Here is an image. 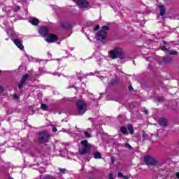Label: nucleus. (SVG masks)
Segmentation results:
<instances>
[{"instance_id":"obj_11","label":"nucleus","mask_w":179,"mask_h":179,"mask_svg":"<svg viewBox=\"0 0 179 179\" xmlns=\"http://www.w3.org/2000/svg\"><path fill=\"white\" fill-rule=\"evenodd\" d=\"M28 78H29V75L25 74L23 76L20 84L18 85L19 89H22L23 87V85H24V83H26Z\"/></svg>"},{"instance_id":"obj_37","label":"nucleus","mask_w":179,"mask_h":179,"mask_svg":"<svg viewBox=\"0 0 179 179\" xmlns=\"http://www.w3.org/2000/svg\"><path fill=\"white\" fill-rule=\"evenodd\" d=\"M162 51H167V48H166L165 46H164L162 48Z\"/></svg>"},{"instance_id":"obj_44","label":"nucleus","mask_w":179,"mask_h":179,"mask_svg":"<svg viewBox=\"0 0 179 179\" xmlns=\"http://www.w3.org/2000/svg\"><path fill=\"white\" fill-rule=\"evenodd\" d=\"M129 90H132V86L129 87Z\"/></svg>"},{"instance_id":"obj_48","label":"nucleus","mask_w":179,"mask_h":179,"mask_svg":"<svg viewBox=\"0 0 179 179\" xmlns=\"http://www.w3.org/2000/svg\"><path fill=\"white\" fill-rule=\"evenodd\" d=\"M71 51H73V48H71Z\"/></svg>"},{"instance_id":"obj_23","label":"nucleus","mask_w":179,"mask_h":179,"mask_svg":"<svg viewBox=\"0 0 179 179\" xmlns=\"http://www.w3.org/2000/svg\"><path fill=\"white\" fill-rule=\"evenodd\" d=\"M170 55H177L178 54L176 51L174 50H169Z\"/></svg>"},{"instance_id":"obj_33","label":"nucleus","mask_w":179,"mask_h":179,"mask_svg":"<svg viewBox=\"0 0 179 179\" xmlns=\"http://www.w3.org/2000/svg\"><path fill=\"white\" fill-rule=\"evenodd\" d=\"M99 29H100V25H96V26L94 27V31L99 30Z\"/></svg>"},{"instance_id":"obj_6","label":"nucleus","mask_w":179,"mask_h":179,"mask_svg":"<svg viewBox=\"0 0 179 179\" xmlns=\"http://www.w3.org/2000/svg\"><path fill=\"white\" fill-rule=\"evenodd\" d=\"M45 40L47 43H55V41H58V36H57V35L48 34L45 37Z\"/></svg>"},{"instance_id":"obj_38","label":"nucleus","mask_w":179,"mask_h":179,"mask_svg":"<svg viewBox=\"0 0 179 179\" xmlns=\"http://www.w3.org/2000/svg\"><path fill=\"white\" fill-rule=\"evenodd\" d=\"M143 111L145 114L148 115V110L146 109H143Z\"/></svg>"},{"instance_id":"obj_42","label":"nucleus","mask_w":179,"mask_h":179,"mask_svg":"<svg viewBox=\"0 0 179 179\" xmlns=\"http://www.w3.org/2000/svg\"><path fill=\"white\" fill-rule=\"evenodd\" d=\"M176 176L177 178L179 179V172H177V173H176Z\"/></svg>"},{"instance_id":"obj_3","label":"nucleus","mask_w":179,"mask_h":179,"mask_svg":"<svg viewBox=\"0 0 179 179\" xmlns=\"http://www.w3.org/2000/svg\"><path fill=\"white\" fill-rule=\"evenodd\" d=\"M81 145L83 148V149L79 150V152L80 153V155H86V153H87L90 150L92 145L87 142V141H82Z\"/></svg>"},{"instance_id":"obj_2","label":"nucleus","mask_w":179,"mask_h":179,"mask_svg":"<svg viewBox=\"0 0 179 179\" xmlns=\"http://www.w3.org/2000/svg\"><path fill=\"white\" fill-rule=\"evenodd\" d=\"M110 58H112L113 59H115V58H120V59H123L124 52H122V48H116L113 50L110 51Z\"/></svg>"},{"instance_id":"obj_43","label":"nucleus","mask_w":179,"mask_h":179,"mask_svg":"<svg viewBox=\"0 0 179 179\" xmlns=\"http://www.w3.org/2000/svg\"><path fill=\"white\" fill-rule=\"evenodd\" d=\"M122 178H124V179H128V176H122Z\"/></svg>"},{"instance_id":"obj_10","label":"nucleus","mask_w":179,"mask_h":179,"mask_svg":"<svg viewBox=\"0 0 179 179\" xmlns=\"http://www.w3.org/2000/svg\"><path fill=\"white\" fill-rule=\"evenodd\" d=\"M13 41L15 45L20 48V50H23L24 47L23 46V44H22V41L19 38L13 39Z\"/></svg>"},{"instance_id":"obj_46","label":"nucleus","mask_w":179,"mask_h":179,"mask_svg":"<svg viewBox=\"0 0 179 179\" xmlns=\"http://www.w3.org/2000/svg\"><path fill=\"white\" fill-rule=\"evenodd\" d=\"M101 97H102V96H101V94L100 96H99V99H101Z\"/></svg>"},{"instance_id":"obj_49","label":"nucleus","mask_w":179,"mask_h":179,"mask_svg":"<svg viewBox=\"0 0 179 179\" xmlns=\"http://www.w3.org/2000/svg\"><path fill=\"white\" fill-rule=\"evenodd\" d=\"M49 55H50V57H52V55H51V54H49Z\"/></svg>"},{"instance_id":"obj_5","label":"nucleus","mask_w":179,"mask_h":179,"mask_svg":"<svg viewBox=\"0 0 179 179\" xmlns=\"http://www.w3.org/2000/svg\"><path fill=\"white\" fill-rule=\"evenodd\" d=\"M144 162L147 166H156V164H157V161H156V159L150 155H146L144 157Z\"/></svg>"},{"instance_id":"obj_8","label":"nucleus","mask_w":179,"mask_h":179,"mask_svg":"<svg viewBox=\"0 0 179 179\" xmlns=\"http://www.w3.org/2000/svg\"><path fill=\"white\" fill-rule=\"evenodd\" d=\"M78 6L82 9L89 8V1L86 0H79L78 1Z\"/></svg>"},{"instance_id":"obj_7","label":"nucleus","mask_w":179,"mask_h":179,"mask_svg":"<svg viewBox=\"0 0 179 179\" xmlns=\"http://www.w3.org/2000/svg\"><path fill=\"white\" fill-rule=\"evenodd\" d=\"M106 37H107V32L103 30L99 31L96 35V38L99 41H103Z\"/></svg>"},{"instance_id":"obj_15","label":"nucleus","mask_w":179,"mask_h":179,"mask_svg":"<svg viewBox=\"0 0 179 179\" xmlns=\"http://www.w3.org/2000/svg\"><path fill=\"white\" fill-rule=\"evenodd\" d=\"M159 125L161 127H166L167 126V120L164 118L159 119Z\"/></svg>"},{"instance_id":"obj_26","label":"nucleus","mask_w":179,"mask_h":179,"mask_svg":"<svg viewBox=\"0 0 179 179\" xmlns=\"http://www.w3.org/2000/svg\"><path fill=\"white\" fill-rule=\"evenodd\" d=\"M84 135L85 136V138H90V133L87 132V131H85Z\"/></svg>"},{"instance_id":"obj_51","label":"nucleus","mask_w":179,"mask_h":179,"mask_svg":"<svg viewBox=\"0 0 179 179\" xmlns=\"http://www.w3.org/2000/svg\"><path fill=\"white\" fill-rule=\"evenodd\" d=\"M73 87H75V85H73Z\"/></svg>"},{"instance_id":"obj_13","label":"nucleus","mask_w":179,"mask_h":179,"mask_svg":"<svg viewBox=\"0 0 179 179\" xmlns=\"http://www.w3.org/2000/svg\"><path fill=\"white\" fill-rule=\"evenodd\" d=\"M29 23H31V24H33V26H37L38 24V23H40V22L38 21V19L36 18V17H33L30 20H29Z\"/></svg>"},{"instance_id":"obj_28","label":"nucleus","mask_w":179,"mask_h":179,"mask_svg":"<svg viewBox=\"0 0 179 179\" xmlns=\"http://www.w3.org/2000/svg\"><path fill=\"white\" fill-rule=\"evenodd\" d=\"M102 29H103V31H106L107 30H109L110 28L108 27V26H103V27H102Z\"/></svg>"},{"instance_id":"obj_36","label":"nucleus","mask_w":179,"mask_h":179,"mask_svg":"<svg viewBox=\"0 0 179 179\" xmlns=\"http://www.w3.org/2000/svg\"><path fill=\"white\" fill-rule=\"evenodd\" d=\"M3 92V87L2 86H0V93H2Z\"/></svg>"},{"instance_id":"obj_30","label":"nucleus","mask_w":179,"mask_h":179,"mask_svg":"<svg viewBox=\"0 0 179 179\" xmlns=\"http://www.w3.org/2000/svg\"><path fill=\"white\" fill-rule=\"evenodd\" d=\"M17 10H20V6H17L15 7V9L14 10V12H17Z\"/></svg>"},{"instance_id":"obj_31","label":"nucleus","mask_w":179,"mask_h":179,"mask_svg":"<svg viewBox=\"0 0 179 179\" xmlns=\"http://www.w3.org/2000/svg\"><path fill=\"white\" fill-rule=\"evenodd\" d=\"M109 179H114V174H113V173L109 174Z\"/></svg>"},{"instance_id":"obj_29","label":"nucleus","mask_w":179,"mask_h":179,"mask_svg":"<svg viewBox=\"0 0 179 179\" xmlns=\"http://www.w3.org/2000/svg\"><path fill=\"white\" fill-rule=\"evenodd\" d=\"M59 171L60 173H62V174H65V171H66V170L65 169H59Z\"/></svg>"},{"instance_id":"obj_40","label":"nucleus","mask_w":179,"mask_h":179,"mask_svg":"<svg viewBox=\"0 0 179 179\" xmlns=\"http://www.w3.org/2000/svg\"><path fill=\"white\" fill-rule=\"evenodd\" d=\"M14 98L15 99H19V96H17V94H14Z\"/></svg>"},{"instance_id":"obj_16","label":"nucleus","mask_w":179,"mask_h":179,"mask_svg":"<svg viewBox=\"0 0 179 179\" xmlns=\"http://www.w3.org/2000/svg\"><path fill=\"white\" fill-rule=\"evenodd\" d=\"M62 26L64 29H71V25L68 22H62Z\"/></svg>"},{"instance_id":"obj_50","label":"nucleus","mask_w":179,"mask_h":179,"mask_svg":"<svg viewBox=\"0 0 179 179\" xmlns=\"http://www.w3.org/2000/svg\"><path fill=\"white\" fill-rule=\"evenodd\" d=\"M83 85H84L85 86H86V84L83 83Z\"/></svg>"},{"instance_id":"obj_19","label":"nucleus","mask_w":179,"mask_h":179,"mask_svg":"<svg viewBox=\"0 0 179 179\" xmlns=\"http://www.w3.org/2000/svg\"><path fill=\"white\" fill-rule=\"evenodd\" d=\"M94 159H101V154L100 152L94 153Z\"/></svg>"},{"instance_id":"obj_41","label":"nucleus","mask_w":179,"mask_h":179,"mask_svg":"<svg viewBox=\"0 0 179 179\" xmlns=\"http://www.w3.org/2000/svg\"><path fill=\"white\" fill-rule=\"evenodd\" d=\"M164 99L162 98V99H158V103H160V101H163Z\"/></svg>"},{"instance_id":"obj_4","label":"nucleus","mask_w":179,"mask_h":179,"mask_svg":"<svg viewBox=\"0 0 179 179\" xmlns=\"http://www.w3.org/2000/svg\"><path fill=\"white\" fill-rule=\"evenodd\" d=\"M39 142L41 143H44L45 142H48L50 139V134L45 131H41L39 133Z\"/></svg>"},{"instance_id":"obj_27","label":"nucleus","mask_w":179,"mask_h":179,"mask_svg":"<svg viewBox=\"0 0 179 179\" xmlns=\"http://www.w3.org/2000/svg\"><path fill=\"white\" fill-rule=\"evenodd\" d=\"M124 146L127 149H132V146H131L128 143H127Z\"/></svg>"},{"instance_id":"obj_47","label":"nucleus","mask_w":179,"mask_h":179,"mask_svg":"<svg viewBox=\"0 0 179 179\" xmlns=\"http://www.w3.org/2000/svg\"><path fill=\"white\" fill-rule=\"evenodd\" d=\"M112 162L114 163V159H112Z\"/></svg>"},{"instance_id":"obj_45","label":"nucleus","mask_w":179,"mask_h":179,"mask_svg":"<svg viewBox=\"0 0 179 179\" xmlns=\"http://www.w3.org/2000/svg\"><path fill=\"white\" fill-rule=\"evenodd\" d=\"M40 76H41V75H38V76H37L38 78L40 77Z\"/></svg>"},{"instance_id":"obj_9","label":"nucleus","mask_w":179,"mask_h":179,"mask_svg":"<svg viewBox=\"0 0 179 179\" xmlns=\"http://www.w3.org/2000/svg\"><path fill=\"white\" fill-rule=\"evenodd\" d=\"M39 33L42 37H45L48 34V27H41Z\"/></svg>"},{"instance_id":"obj_12","label":"nucleus","mask_w":179,"mask_h":179,"mask_svg":"<svg viewBox=\"0 0 179 179\" xmlns=\"http://www.w3.org/2000/svg\"><path fill=\"white\" fill-rule=\"evenodd\" d=\"M3 24L6 27L7 34L13 36V29L12 28H9V22H4Z\"/></svg>"},{"instance_id":"obj_17","label":"nucleus","mask_w":179,"mask_h":179,"mask_svg":"<svg viewBox=\"0 0 179 179\" xmlns=\"http://www.w3.org/2000/svg\"><path fill=\"white\" fill-rule=\"evenodd\" d=\"M171 61H173V59L170 57H164V62H165L166 64H169L171 62Z\"/></svg>"},{"instance_id":"obj_18","label":"nucleus","mask_w":179,"mask_h":179,"mask_svg":"<svg viewBox=\"0 0 179 179\" xmlns=\"http://www.w3.org/2000/svg\"><path fill=\"white\" fill-rule=\"evenodd\" d=\"M127 129H129V133L131 134V135H134V127H132L131 124H129V125L127 126Z\"/></svg>"},{"instance_id":"obj_32","label":"nucleus","mask_w":179,"mask_h":179,"mask_svg":"<svg viewBox=\"0 0 179 179\" xmlns=\"http://www.w3.org/2000/svg\"><path fill=\"white\" fill-rule=\"evenodd\" d=\"M77 76H78V79H79V80H82V77L80 76V73H77Z\"/></svg>"},{"instance_id":"obj_35","label":"nucleus","mask_w":179,"mask_h":179,"mask_svg":"<svg viewBox=\"0 0 179 179\" xmlns=\"http://www.w3.org/2000/svg\"><path fill=\"white\" fill-rule=\"evenodd\" d=\"M29 61H32L33 62H35L36 61L34 60V58L31 57L29 59Z\"/></svg>"},{"instance_id":"obj_24","label":"nucleus","mask_w":179,"mask_h":179,"mask_svg":"<svg viewBox=\"0 0 179 179\" xmlns=\"http://www.w3.org/2000/svg\"><path fill=\"white\" fill-rule=\"evenodd\" d=\"M117 83H118V80H113L111 82H110V85L112 86H113L114 85H117Z\"/></svg>"},{"instance_id":"obj_14","label":"nucleus","mask_w":179,"mask_h":179,"mask_svg":"<svg viewBox=\"0 0 179 179\" xmlns=\"http://www.w3.org/2000/svg\"><path fill=\"white\" fill-rule=\"evenodd\" d=\"M159 15L160 16H164V13H166V8L164 5H161L159 6Z\"/></svg>"},{"instance_id":"obj_22","label":"nucleus","mask_w":179,"mask_h":179,"mask_svg":"<svg viewBox=\"0 0 179 179\" xmlns=\"http://www.w3.org/2000/svg\"><path fill=\"white\" fill-rule=\"evenodd\" d=\"M43 179H55V177H54L52 176L48 175V176H44Z\"/></svg>"},{"instance_id":"obj_20","label":"nucleus","mask_w":179,"mask_h":179,"mask_svg":"<svg viewBox=\"0 0 179 179\" xmlns=\"http://www.w3.org/2000/svg\"><path fill=\"white\" fill-rule=\"evenodd\" d=\"M41 107L44 111H48V106H47V105L42 103Z\"/></svg>"},{"instance_id":"obj_1","label":"nucleus","mask_w":179,"mask_h":179,"mask_svg":"<svg viewBox=\"0 0 179 179\" xmlns=\"http://www.w3.org/2000/svg\"><path fill=\"white\" fill-rule=\"evenodd\" d=\"M77 111L80 115H83L87 111V105L85 101L78 100L76 102Z\"/></svg>"},{"instance_id":"obj_21","label":"nucleus","mask_w":179,"mask_h":179,"mask_svg":"<svg viewBox=\"0 0 179 179\" xmlns=\"http://www.w3.org/2000/svg\"><path fill=\"white\" fill-rule=\"evenodd\" d=\"M120 131L122 134H127V127H121Z\"/></svg>"},{"instance_id":"obj_39","label":"nucleus","mask_w":179,"mask_h":179,"mask_svg":"<svg viewBox=\"0 0 179 179\" xmlns=\"http://www.w3.org/2000/svg\"><path fill=\"white\" fill-rule=\"evenodd\" d=\"M57 128L54 127L52 129V132H57Z\"/></svg>"},{"instance_id":"obj_25","label":"nucleus","mask_w":179,"mask_h":179,"mask_svg":"<svg viewBox=\"0 0 179 179\" xmlns=\"http://www.w3.org/2000/svg\"><path fill=\"white\" fill-rule=\"evenodd\" d=\"M142 138H143V140H145V139H149V137H148V134H146L145 133H143V134Z\"/></svg>"},{"instance_id":"obj_52","label":"nucleus","mask_w":179,"mask_h":179,"mask_svg":"<svg viewBox=\"0 0 179 179\" xmlns=\"http://www.w3.org/2000/svg\"><path fill=\"white\" fill-rule=\"evenodd\" d=\"M0 73H1V71H0Z\"/></svg>"},{"instance_id":"obj_34","label":"nucleus","mask_w":179,"mask_h":179,"mask_svg":"<svg viewBox=\"0 0 179 179\" xmlns=\"http://www.w3.org/2000/svg\"><path fill=\"white\" fill-rule=\"evenodd\" d=\"M117 176L120 178H121V177L122 178V177H124V175H122V173H118Z\"/></svg>"}]
</instances>
